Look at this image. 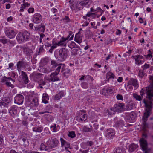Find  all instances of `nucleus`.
I'll use <instances>...</instances> for the list:
<instances>
[{
  "label": "nucleus",
  "instance_id": "obj_1",
  "mask_svg": "<svg viewBox=\"0 0 153 153\" xmlns=\"http://www.w3.org/2000/svg\"><path fill=\"white\" fill-rule=\"evenodd\" d=\"M149 86L146 88H143L140 91V96L143 98V96L146 93V99H144L143 102L146 106V112L144 113L142 118L143 129L145 131V128L148 127V125L146 121L147 118L151 113L152 105H153V83L152 82Z\"/></svg>",
  "mask_w": 153,
  "mask_h": 153
},
{
  "label": "nucleus",
  "instance_id": "obj_2",
  "mask_svg": "<svg viewBox=\"0 0 153 153\" xmlns=\"http://www.w3.org/2000/svg\"><path fill=\"white\" fill-rule=\"evenodd\" d=\"M69 54V51L65 48L60 49L58 53L55 54L56 58L58 60L63 61L65 60Z\"/></svg>",
  "mask_w": 153,
  "mask_h": 153
},
{
  "label": "nucleus",
  "instance_id": "obj_3",
  "mask_svg": "<svg viewBox=\"0 0 153 153\" xmlns=\"http://www.w3.org/2000/svg\"><path fill=\"white\" fill-rule=\"evenodd\" d=\"M61 66H59L58 68L56 69L55 71L52 73L50 75V80L51 82H54L56 81H59L60 80L57 75L61 70Z\"/></svg>",
  "mask_w": 153,
  "mask_h": 153
},
{
  "label": "nucleus",
  "instance_id": "obj_4",
  "mask_svg": "<svg viewBox=\"0 0 153 153\" xmlns=\"http://www.w3.org/2000/svg\"><path fill=\"white\" fill-rule=\"evenodd\" d=\"M114 121L115 123L114 125L117 127H119L120 129L123 130V131H126L127 127L124 125L123 121L120 120L118 119L117 117L114 119Z\"/></svg>",
  "mask_w": 153,
  "mask_h": 153
},
{
  "label": "nucleus",
  "instance_id": "obj_5",
  "mask_svg": "<svg viewBox=\"0 0 153 153\" xmlns=\"http://www.w3.org/2000/svg\"><path fill=\"white\" fill-rule=\"evenodd\" d=\"M59 141L56 138L53 139L51 140L47 141L46 144L48 145L49 149H52L56 147L58 144Z\"/></svg>",
  "mask_w": 153,
  "mask_h": 153
},
{
  "label": "nucleus",
  "instance_id": "obj_6",
  "mask_svg": "<svg viewBox=\"0 0 153 153\" xmlns=\"http://www.w3.org/2000/svg\"><path fill=\"white\" fill-rule=\"evenodd\" d=\"M87 118V115L84 110H81L78 112L77 115V120L79 121H85Z\"/></svg>",
  "mask_w": 153,
  "mask_h": 153
},
{
  "label": "nucleus",
  "instance_id": "obj_7",
  "mask_svg": "<svg viewBox=\"0 0 153 153\" xmlns=\"http://www.w3.org/2000/svg\"><path fill=\"white\" fill-rule=\"evenodd\" d=\"M114 110L118 113H120L125 110L124 104L122 103H118L115 104L114 107Z\"/></svg>",
  "mask_w": 153,
  "mask_h": 153
},
{
  "label": "nucleus",
  "instance_id": "obj_8",
  "mask_svg": "<svg viewBox=\"0 0 153 153\" xmlns=\"http://www.w3.org/2000/svg\"><path fill=\"white\" fill-rule=\"evenodd\" d=\"M5 33L6 36L10 39L14 38L16 35V33L14 30L8 28L6 30Z\"/></svg>",
  "mask_w": 153,
  "mask_h": 153
},
{
  "label": "nucleus",
  "instance_id": "obj_9",
  "mask_svg": "<svg viewBox=\"0 0 153 153\" xmlns=\"http://www.w3.org/2000/svg\"><path fill=\"white\" fill-rule=\"evenodd\" d=\"M115 134V131L111 128L107 129L105 132V136L108 139H112Z\"/></svg>",
  "mask_w": 153,
  "mask_h": 153
},
{
  "label": "nucleus",
  "instance_id": "obj_10",
  "mask_svg": "<svg viewBox=\"0 0 153 153\" xmlns=\"http://www.w3.org/2000/svg\"><path fill=\"white\" fill-rule=\"evenodd\" d=\"M42 20V16L40 14L37 13L33 15L32 20L34 23L39 24L41 22Z\"/></svg>",
  "mask_w": 153,
  "mask_h": 153
},
{
  "label": "nucleus",
  "instance_id": "obj_11",
  "mask_svg": "<svg viewBox=\"0 0 153 153\" xmlns=\"http://www.w3.org/2000/svg\"><path fill=\"white\" fill-rule=\"evenodd\" d=\"M24 97L20 94H17L14 98V102L15 103L20 105L22 104L23 102Z\"/></svg>",
  "mask_w": 153,
  "mask_h": 153
},
{
  "label": "nucleus",
  "instance_id": "obj_12",
  "mask_svg": "<svg viewBox=\"0 0 153 153\" xmlns=\"http://www.w3.org/2000/svg\"><path fill=\"white\" fill-rule=\"evenodd\" d=\"M127 84H128V85H132L136 88H137L139 87L138 80L133 78H131L130 79Z\"/></svg>",
  "mask_w": 153,
  "mask_h": 153
},
{
  "label": "nucleus",
  "instance_id": "obj_13",
  "mask_svg": "<svg viewBox=\"0 0 153 153\" xmlns=\"http://www.w3.org/2000/svg\"><path fill=\"white\" fill-rule=\"evenodd\" d=\"M140 146L143 150L145 151V153H147V144L146 141L142 138L140 140Z\"/></svg>",
  "mask_w": 153,
  "mask_h": 153
},
{
  "label": "nucleus",
  "instance_id": "obj_14",
  "mask_svg": "<svg viewBox=\"0 0 153 153\" xmlns=\"http://www.w3.org/2000/svg\"><path fill=\"white\" fill-rule=\"evenodd\" d=\"M60 140L61 142V147L62 148L64 147L65 150L70 152L68 150V149L69 148L70 146V144L65 140H64L62 138H60Z\"/></svg>",
  "mask_w": 153,
  "mask_h": 153
},
{
  "label": "nucleus",
  "instance_id": "obj_15",
  "mask_svg": "<svg viewBox=\"0 0 153 153\" xmlns=\"http://www.w3.org/2000/svg\"><path fill=\"white\" fill-rule=\"evenodd\" d=\"M51 65L52 66L51 68L53 69V68H56L57 67L58 68L59 66H61V69H62V71H63V67L65 66V65L62 64H58L54 60H52L51 62Z\"/></svg>",
  "mask_w": 153,
  "mask_h": 153
},
{
  "label": "nucleus",
  "instance_id": "obj_16",
  "mask_svg": "<svg viewBox=\"0 0 153 153\" xmlns=\"http://www.w3.org/2000/svg\"><path fill=\"white\" fill-rule=\"evenodd\" d=\"M138 147L137 144L134 143H131L128 146V152L130 153H131L135 150Z\"/></svg>",
  "mask_w": 153,
  "mask_h": 153
},
{
  "label": "nucleus",
  "instance_id": "obj_17",
  "mask_svg": "<svg viewBox=\"0 0 153 153\" xmlns=\"http://www.w3.org/2000/svg\"><path fill=\"white\" fill-rule=\"evenodd\" d=\"M22 77L24 81V83L26 84L29 82V79L27 74L23 71H21Z\"/></svg>",
  "mask_w": 153,
  "mask_h": 153
},
{
  "label": "nucleus",
  "instance_id": "obj_18",
  "mask_svg": "<svg viewBox=\"0 0 153 153\" xmlns=\"http://www.w3.org/2000/svg\"><path fill=\"white\" fill-rule=\"evenodd\" d=\"M16 39L19 43H21L25 41L24 38L22 33H19L17 35Z\"/></svg>",
  "mask_w": 153,
  "mask_h": 153
},
{
  "label": "nucleus",
  "instance_id": "obj_19",
  "mask_svg": "<svg viewBox=\"0 0 153 153\" xmlns=\"http://www.w3.org/2000/svg\"><path fill=\"white\" fill-rule=\"evenodd\" d=\"M22 48V49L25 54L27 56H30L33 53V51L32 49L25 47H23Z\"/></svg>",
  "mask_w": 153,
  "mask_h": 153
},
{
  "label": "nucleus",
  "instance_id": "obj_20",
  "mask_svg": "<svg viewBox=\"0 0 153 153\" xmlns=\"http://www.w3.org/2000/svg\"><path fill=\"white\" fill-rule=\"evenodd\" d=\"M67 40V38H65L63 37H62L61 39L58 42L57 45L59 46H65L66 45V42L65 41Z\"/></svg>",
  "mask_w": 153,
  "mask_h": 153
},
{
  "label": "nucleus",
  "instance_id": "obj_21",
  "mask_svg": "<svg viewBox=\"0 0 153 153\" xmlns=\"http://www.w3.org/2000/svg\"><path fill=\"white\" fill-rule=\"evenodd\" d=\"M49 99L48 95L46 93H44L43 94V96L42 98V102L45 104H47L48 103V100Z\"/></svg>",
  "mask_w": 153,
  "mask_h": 153
},
{
  "label": "nucleus",
  "instance_id": "obj_22",
  "mask_svg": "<svg viewBox=\"0 0 153 153\" xmlns=\"http://www.w3.org/2000/svg\"><path fill=\"white\" fill-rule=\"evenodd\" d=\"M74 40L79 44H80L82 42V37L80 36L79 33L76 35L74 38Z\"/></svg>",
  "mask_w": 153,
  "mask_h": 153
},
{
  "label": "nucleus",
  "instance_id": "obj_23",
  "mask_svg": "<svg viewBox=\"0 0 153 153\" xmlns=\"http://www.w3.org/2000/svg\"><path fill=\"white\" fill-rule=\"evenodd\" d=\"M24 38L25 41H27L30 38V34L29 33L26 31L22 33Z\"/></svg>",
  "mask_w": 153,
  "mask_h": 153
},
{
  "label": "nucleus",
  "instance_id": "obj_24",
  "mask_svg": "<svg viewBox=\"0 0 153 153\" xmlns=\"http://www.w3.org/2000/svg\"><path fill=\"white\" fill-rule=\"evenodd\" d=\"M64 95V94L63 92L62 91H60L59 93L55 95L54 99L55 100H58L63 97Z\"/></svg>",
  "mask_w": 153,
  "mask_h": 153
},
{
  "label": "nucleus",
  "instance_id": "obj_25",
  "mask_svg": "<svg viewBox=\"0 0 153 153\" xmlns=\"http://www.w3.org/2000/svg\"><path fill=\"white\" fill-rule=\"evenodd\" d=\"M10 80H11L13 82V83H14V82H15V80L12 79L11 77H7L6 76H4L2 78L1 82L3 83H4V82H5V81H9Z\"/></svg>",
  "mask_w": 153,
  "mask_h": 153
},
{
  "label": "nucleus",
  "instance_id": "obj_26",
  "mask_svg": "<svg viewBox=\"0 0 153 153\" xmlns=\"http://www.w3.org/2000/svg\"><path fill=\"white\" fill-rule=\"evenodd\" d=\"M91 0H85L80 2L79 4L80 5L82 6H84L86 5H88L91 4Z\"/></svg>",
  "mask_w": 153,
  "mask_h": 153
},
{
  "label": "nucleus",
  "instance_id": "obj_27",
  "mask_svg": "<svg viewBox=\"0 0 153 153\" xmlns=\"http://www.w3.org/2000/svg\"><path fill=\"white\" fill-rule=\"evenodd\" d=\"M126 150L123 148H118L114 150V153H126Z\"/></svg>",
  "mask_w": 153,
  "mask_h": 153
},
{
  "label": "nucleus",
  "instance_id": "obj_28",
  "mask_svg": "<svg viewBox=\"0 0 153 153\" xmlns=\"http://www.w3.org/2000/svg\"><path fill=\"white\" fill-rule=\"evenodd\" d=\"M38 105V100L36 98H33L31 102V106L36 107Z\"/></svg>",
  "mask_w": 153,
  "mask_h": 153
},
{
  "label": "nucleus",
  "instance_id": "obj_29",
  "mask_svg": "<svg viewBox=\"0 0 153 153\" xmlns=\"http://www.w3.org/2000/svg\"><path fill=\"white\" fill-rule=\"evenodd\" d=\"M42 75H43L42 74L40 73H37L33 74L32 77L34 81H37L40 78L41 76Z\"/></svg>",
  "mask_w": 153,
  "mask_h": 153
},
{
  "label": "nucleus",
  "instance_id": "obj_30",
  "mask_svg": "<svg viewBox=\"0 0 153 153\" xmlns=\"http://www.w3.org/2000/svg\"><path fill=\"white\" fill-rule=\"evenodd\" d=\"M64 67L63 68V71H61V72L63 73L64 75L65 76H68L71 74V72L69 69H64Z\"/></svg>",
  "mask_w": 153,
  "mask_h": 153
},
{
  "label": "nucleus",
  "instance_id": "obj_31",
  "mask_svg": "<svg viewBox=\"0 0 153 153\" xmlns=\"http://www.w3.org/2000/svg\"><path fill=\"white\" fill-rule=\"evenodd\" d=\"M53 69H52L49 67H45L42 69V72L45 73H48L53 71Z\"/></svg>",
  "mask_w": 153,
  "mask_h": 153
},
{
  "label": "nucleus",
  "instance_id": "obj_32",
  "mask_svg": "<svg viewBox=\"0 0 153 153\" xmlns=\"http://www.w3.org/2000/svg\"><path fill=\"white\" fill-rule=\"evenodd\" d=\"M49 149H50L49 147H48V145H47L46 143L45 145L43 143H42L41 144L40 146V150H48Z\"/></svg>",
  "mask_w": 153,
  "mask_h": 153
},
{
  "label": "nucleus",
  "instance_id": "obj_33",
  "mask_svg": "<svg viewBox=\"0 0 153 153\" xmlns=\"http://www.w3.org/2000/svg\"><path fill=\"white\" fill-rule=\"evenodd\" d=\"M7 101V99H6L5 100L4 99V100H2L1 102H0V107H7V105H8V104L9 103V102H6Z\"/></svg>",
  "mask_w": 153,
  "mask_h": 153
},
{
  "label": "nucleus",
  "instance_id": "obj_34",
  "mask_svg": "<svg viewBox=\"0 0 153 153\" xmlns=\"http://www.w3.org/2000/svg\"><path fill=\"white\" fill-rule=\"evenodd\" d=\"M81 52V50L80 49L74 48L72 50L71 53L72 55H76L77 54H79L80 55Z\"/></svg>",
  "mask_w": 153,
  "mask_h": 153
},
{
  "label": "nucleus",
  "instance_id": "obj_35",
  "mask_svg": "<svg viewBox=\"0 0 153 153\" xmlns=\"http://www.w3.org/2000/svg\"><path fill=\"white\" fill-rule=\"evenodd\" d=\"M16 109L15 108L14 106L12 107L9 111V113L12 115H14L16 113Z\"/></svg>",
  "mask_w": 153,
  "mask_h": 153
},
{
  "label": "nucleus",
  "instance_id": "obj_36",
  "mask_svg": "<svg viewBox=\"0 0 153 153\" xmlns=\"http://www.w3.org/2000/svg\"><path fill=\"white\" fill-rule=\"evenodd\" d=\"M42 127H35L33 128V130L34 132H41L43 130Z\"/></svg>",
  "mask_w": 153,
  "mask_h": 153
},
{
  "label": "nucleus",
  "instance_id": "obj_37",
  "mask_svg": "<svg viewBox=\"0 0 153 153\" xmlns=\"http://www.w3.org/2000/svg\"><path fill=\"white\" fill-rule=\"evenodd\" d=\"M133 96L136 100L139 101H141L143 99V98L140 95H139L136 93H133Z\"/></svg>",
  "mask_w": 153,
  "mask_h": 153
},
{
  "label": "nucleus",
  "instance_id": "obj_38",
  "mask_svg": "<svg viewBox=\"0 0 153 153\" xmlns=\"http://www.w3.org/2000/svg\"><path fill=\"white\" fill-rule=\"evenodd\" d=\"M128 115L129 117V119L130 120H134L136 117V114L133 111L131 112L130 113L128 114Z\"/></svg>",
  "mask_w": 153,
  "mask_h": 153
},
{
  "label": "nucleus",
  "instance_id": "obj_39",
  "mask_svg": "<svg viewBox=\"0 0 153 153\" xmlns=\"http://www.w3.org/2000/svg\"><path fill=\"white\" fill-rule=\"evenodd\" d=\"M133 104L132 102H129L126 105V108H125V110H131L133 108Z\"/></svg>",
  "mask_w": 153,
  "mask_h": 153
},
{
  "label": "nucleus",
  "instance_id": "obj_40",
  "mask_svg": "<svg viewBox=\"0 0 153 153\" xmlns=\"http://www.w3.org/2000/svg\"><path fill=\"white\" fill-rule=\"evenodd\" d=\"M107 78L109 79L111 78H114V75L112 72H108L106 74Z\"/></svg>",
  "mask_w": 153,
  "mask_h": 153
},
{
  "label": "nucleus",
  "instance_id": "obj_41",
  "mask_svg": "<svg viewBox=\"0 0 153 153\" xmlns=\"http://www.w3.org/2000/svg\"><path fill=\"white\" fill-rule=\"evenodd\" d=\"M39 31L44 32L45 30V26L44 25L41 24L39 25Z\"/></svg>",
  "mask_w": 153,
  "mask_h": 153
},
{
  "label": "nucleus",
  "instance_id": "obj_42",
  "mask_svg": "<svg viewBox=\"0 0 153 153\" xmlns=\"http://www.w3.org/2000/svg\"><path fill=\"white\" fill-rule=\"evenodd\" d=\"M4 83V84L7 87H11V88H13L14 87V85L12 84L11 82L9 81H5V82Z\"/></svg>",
  "mask_w": 153,
  "mask_h": 153
},
{
  "label": "nucleus",
  "instance_id": "obj_43",
  "mask_svg": "<svg viewBox=\"0 0 153 153\" xmlns=\"http://www.w3.org/2000/svg\"><path fill=\"white\" fill-rule=\"evenodd\" d=\"M133 57L135 59L136 64L139 65L140 64H142V61L140 60L138 58H137V59H136L137 57L136 58V56H134Z\"/></svg>",
  "mask_w": 153,
  "mask_h": 153
},
{
  "label": "nucleus",
  "instance_id": "obj_44",
  "mask_svg": "<svg viewBox=\"0 0 153 153\" xmlns=\"http://www.w3.org/2000/svg\"><path fill=\"white\" fill-rule=\"evenodd\" d=\"M97 10H98V11H99L101 13V15L102 14V13L104 12V11L101 9L100 8L98 7L97 9V10H95L94 9H93L92 8H91V11L92 12H94Z\"/></svg>",
  "mask_w": 153,
  "mask_h": 153
},
{
  "label": "nucleus",
  "instance_id": "obj_45",
  "mask_svg": "<svg viewBox=\"0 0 153 153\" xmlns=\"http://www.w3.org/2000/svg\"><path fill=\"white\" fill-rule=\"evenodd\" d=\"M24 64L23 62L22 61H19L17 64V67L20 68L24 66Z\"/></svg>",
  "mask_w": 153,
  "mask_h": 153
},
{
  "label": "nucleus",
  "instance_id": "obj_46",
  "mask_svg": "<svg viewBox=\"0 0 153 153\" xmlns=\"http://www.w3.org/2000/svg\"><path fill=\"white\" fill-rule=\"evenodd\" d=\"M91 128H88L86 126H85L84 127L83 129V132H91Z\"/></svg>",
  "mask_w": 153,
  "mask_h": 153
},
{
  "label": "nucleus",
  "instance_id": "obj_47",
  "mask_svg": "<svg viewBox=\"0 0 153 153\" xmlns=\"http://www.w3.org/2000/svg\"><path fill=\"white\" fill-rule=\"evenodd\" d=\"M0 42L2 43L3 44H5L8 42V40L4 37H3L1 39H0Z\"/></svg>",
  "mask_w": 153,
  "mask_h": 153
},
{
  "label": "nucleus",
  "instance_id": "obj_48",
  "mask_svg": "<svg viewBox=\"0 0 153 153\" xmlns=\"http://www.w3.org/2000/svg\"><path fill=\"white\" fill-rule=\"evenodd\" d=\"M68 45L71 49H72L75 47L76 44L74 42H71L68 44Z\"/></svg>",
  "mask_w": 153,
  "mask_h": 153
},
{
  "label": "nucleus",
  "instance_id": "obj_49",
  "mask_svg": "<svg viewBox=\"0 0 153 153\" xmlns=\"http://www.w3.org/2000/svg\"><path fill=\"white\" fill-rule=\"evenodd\" d=\"M62 20L65 23L68 22L70 21V19L68 16H65V17L62 19Z\"/></svg>",
  "mask_w": 153,
  "mask_h": 153
},
{
  "label": "nucleus",
  "instance_id": "obj_50",
  "mask_svg": "<svg viewBox=\"0 0 153 153\" xmlns=\"http://www.w3.org/2000/svg\"><path fill=\"white\" fill-rule=\"evenodd\" d=\"M68 136L71 138H73L75 137V134L74 131H71L69 132Z\"/></svg>",
  "mask_w": 153,
  "mask_h": 153
},
{
  "label": "nucleus",
  "instance_id": "obj_51",
  "mask_svg": "<svg viewBox=\"0 0 153 153\" xmlns=\"http://www.w3.org/2000/svg\"><path fill=\"white\" fill-rule=\"evenodd\" d=\"M108 111V114L110 115L114 114L115 112H116L114 110V108L111 109L110 111Z\"/></svg>",
  "mask_w": 153,
  "mask_h": 153
},
{
  "label": "nucleus",
  "instance_id": "obj_52",
  "mask_svg": "<svg viewBox=\"0 0 153 153\" xmlns=\"http://www.w3.org/2000/svg\"><path fill=\"white\" fill-rule=\"evenodd\" d=\"M144 74L145 73L143 71L140 70L138 74V76L142 78Z\"/></svg>",
  "mask_w": 153,
  "mask_h": 153
},
{
  "label": "nucleus",
  "instance_id": "obj_53",
  "mask_svg": "<svg viewBox=\"0 0 153 153\" xmlns=\"http://www.w3.org/2000/svg\"><path fill=\"white\" fill-rule=\"evenodd\" d=\"M82 87L84 88H88V85L87 83L85 82L82 83L81 84Z\"/></svg>",
  "mask_w": 153,
  "mask_h": 153
},
{
  "label": "nucleus",
  "instance_id": "obj_54",
  "mask_svg": "<svg viewBox=\"0 0 153 153\" xmlns=\"http://www.w3.org/2000/svg\"><path fill=\"white\" fill-rule=\"evenodd\" d=\"M150 65L149 64L145 63L143 66H142V68L143 70L148 69L149 68Z\"/></svg>",
  "mask_w": 153,
  "mask_h": 153
},
{
  "label": "nucleus",
  "instance_id": "obj_55",
  "mask_svg": "<svg viewBox=\"0 0 153 153\" xmlns=\"http://www.w3.org/2000/svg\"><path fill=\"white\" fill-rule=\"evenodd\" d=\"M44 49H43V46H41L40 47L39 51L38 52V54L39 55L41 53L43 52L44 51Z\"/></svg>",
  "mask_w": 153,
  "mask_h": 153
},
{
  "label": "nucleus",
  "instance_id": "obj_56",
  "mask_svg": "<svg viewBox=\"0 0 153 153\" xmlns=\"http://www.w3.org/2000/svg\"><path fill=\"white\" fill-rule=\"evenodd\" d=\"M116 97L118 100H123L122 96L120 94H117L116 96Z\"/></svg>",
  "mask_w": 153,
  "mask_h": 153
},
{
  "label": "nucleus",
  "instance_id": "obj_57",
  "mask_svg": "<svg viewBox=\"0 0 153 153\" xmlns=\"http://www.w3.org/2000/svg\"><path fill=\"white\" fill-rule=\"evenodd\" d=\"M105 91H107L108 92V94H111L113 92V90L111 88H108L107 89V90H105Z\"/></svg>",
  "mask_w": 153,
  "mask_h": 153
},
{
  "label": "nucleus",
  "instance_id": "obj_58",
  "mask_svg": "<svg viewBox=\"0 0 153 153\" xmlns=\"http://www.w3.org/2000/svg\"><path fill=\"white\" fill-rule=\"evenodd\" d=\"M23 5L24 7V8H25V7H29L30 5V4L28 2H24L23 3Z\"/></svg>",
  "mask_w": 153,
  "mask_h": 153
},
{
  "label": "nucleus",
  "instance_id": "obj_59",
  "mask_svg": "<svg viewBox=\"0 0 153 153\" xmlns=\"http://www.w3.org/2000/svg\"><path fill=\"white\" fill-rule=\"evenodd\" d=\"M87 146H91L93 145L94 143L93 142L91 141H88L86 143Z\"/></svg>",
  "mask_w": 153,
  "mask_h": 153
},
{
  "label": "nucleus",
  "instance_id": "obj_60",
  "mask_svg": "<svg viewBox=\"0 0 153 153\" xmlns=\"http://www.w3.org/2000/svg\"><path fill=\"white\" fill-rule=\"evenodd\" d=\"M87 145L86 143H83L81 144L82 147L84 149H85L87 148Z\"/></svg>",
  "mask_w": 153,
  "mask_h": 153
},
{
  "label": "nucleus",
  "instance_id": "obj_61",
  "mask_svg": "<svg viewBox=\"0 0 153 153\" xmlns=\"http://www.w3.org/2000/svg\"><path fill=\"white\" fill-rule=\"evenodd\" d=\"M28 11L29 13H33L34 11V9L33 8H30L28 9Z\"/></svg>",
  "mask_w": 153,
  "mask_h": 153
},
{
  "label": "nucleus",
  "instance_id": "obj_62",
  "mask_svg": "<svg viewBox=\"0 0 153 153\" xmlns=\"http://www.w3.org/2000/svg\"><path fill=\"white\" fill-rule=\"evenodd\" d=\"M105 90H107V89H104L102 90V94L103 95H106L108 94V92L107 91H105Z\"/></svg>",
  "mask_w": 153,
  "mask_h": 153
},
{
  "label": "nucleus",
  "instance_id": "obj_63",
  "mask_svg": "<svg viewBox=\"0 0 153 153\" xmlns=\"http://www.w3.org/2000/svg\"><path fill=\"white\" fill-rule=\"evenodd\" d=\"M13 17L12 16H10L7 19V21L8 22H10L11 21H12L13 20Z\"/></svg>",
  "mask_w": 153,
  "mask_h": 153
},
{
  "label": "nucleus",
  "instance_id": "obj_64",
  "mask_svg": "<svg viewBox=\"0 0 153 153\" xmlns=\"http://www.w3.org/2000/svg\"><path fill=\"white\" fill-rule=\"evenodd\" d=\"M80 151L82 153H88V152L89 150L88 149L84 150H82L81 149H80Z\"/></svg>",
  "mask_w": 153,
  "mask_h": 153
}]
</instances>
